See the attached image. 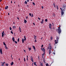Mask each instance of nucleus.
<instances>
[{
  "label": "nucleus",
  "instance_id": "37",
  "mask_svg": "<svg viewBox=\"0 0 66 66\" xmlns=\"http://www.w3.org/2000/svg\"><path fill=\"white\" fill-rule=\"evenodd\" d=\"M33 16V14H31V17H32Z\"/></svg>",
  "mask_w": 66,
  "mask_h": 66
},
{
  "label": "nucleus",
  "instance_id": "8",
  "mask_svg": "<svg viewBox=\"0 0 66 66\" xmlns=\"http://www.w3.org/2000/svg\"><path fill=\"white\" fill-rule=\"evenodd\" d=\"M32 47L33 48L35 51H36V49H35V46H34L33 45H32Z\"/></svg>",
  "mask_w": 66,
  "mask_h": 66
},
{
  "label": "nucleus",
  "instance_id": "53",
  "mask_svg": "<svg viewBox=\"0 0 66 66\" xmlns=\"http://www.w3.org/2000/svg\"><path fill=\"white\" fill-rule=\"evenodd\" d=\"M5 48H6V47H7V46H6V45H5Z\"/></svg>",
  "mask_w": 66,
  "mask_h": 66
},
{
  "label": "nucleus",
  "instance_id": "21",
  "mask_svg": "<svg viewBox=\"0 0 66 66\" xmlns=\"http://www.w3.org/2000/svg\"><path fill=\"white\" fill-rule=\"evenodd\" d=\"M49 27H52V25H51V24L50 23H49Z\"/></svg>",
  "mask_w": 66,
  "mask_h": 66
},
{
  "label": "nucleus",
  "instance_id": "17",
  "mask_svg": "<svg viewBox=\"0 0 66 66\" xmlns=\"http://www.w3.org/2000/svg\"><path fill=\"white\" fill-rule=\"evenodd\" d=\"M10 64L11 66H12V65H13L14 64V62H12Z\"/></svg>",
  "mask_w": 66,
  "mask_h": 66
},
{
  "label": "nucleus",
  "instance_id": "26",
  "mask_svg": "<svg viewBox=\"0 0 66 66\" xmlns=\"http://www.w3.org/2000/svg\"><path fill=\"white\" fill-rule=\"evenodd\" d=\"M53 39V37H51V40H52Z\"/></svg>",
  "mask_w": 66,
  "mask_h": 66
},
{
  "label": "nucleus",
  "instance_id": "63",
  "mask_svg": "<svg viewBox=\"0 0 66 66\" xmlns=\"http://www.w3.org/2000/svg\"><path fill=\"white\" fill-rule=\"evenodd\" d=\"M11 3H12V1H11Z\"/></svg>",
  "mask_w": 66,
  "mask_h": 66
},
{
  "label": "nucleus",
  "instance_id": "33",
  "mask_svg": "<svg viewBox=\"0 0 66 66\" xmlns=\"http://www.w3.org/2000/svg\"><path fill=\"white\" fill-rule=\"evenodd\" d=\"M25 2L26 4H27V1H25Z\"/></svg>",
  "mask_w": 66,
  "mask_h": 66
},
{
  "label": "nucleus",
  "instance_id": "62",
  "mask_svg": "<svg viewBox=\"0 0 66 66\" xmlns=\"http://www.w3.org/2000/svg\"><path fill=\"white\" fill-rule=\"evenodd\" d=\"M2 0H0V2H1Z\"/></svg>",
  "mask_w": 66,
  "mask_h": 66
},
{
  "label": "nucleus",
  "instance_id": "43",
  "mask_svg": "<svg viewBox=\"0 0 66 66\" xmlns=\"http://www.w3.org/2000/svg\"><path fill=\"white\" fill-rule=\"evenodd\" d=\"M29 15L30 16H31V13H30L29 14Z\"/></svg>",
  "mask_w": 66,
  "mask_h": 66
},
{
  "label": "nucleus",
  "instance_id": "58",
  "mask_svg": "<svg viewBox=\"0 0 66 66\" xmlns=\"http://www.w3.org/2000/svg\"><path fill=\"white\" fill-rule=\"evenodd\" d=\"M8 15H10V13H8Z\"/></svg>",
  "mask_w": 66,
  "mask_h": 66
},
{
  "label": "nucleus",
  "instance_id": "3",
  "mask_svg": "<svg viewBox=\"0 0 66 66\" xmlns=\"http://www.w3.org/2000/svg\"><path fill=\"white\" fill-rule=\"evenodd\" d=\"M49 46L48 47V49H49V50H51V44L50 43L49 44Z\"/></svg>",
  "mask_w": 66,
  "mask_h": 66
},
{
  "label": "nucleus",
  "instance_id": "22",
  "mask_svg": "<svg viewBox=\"0 0 66 66\" xmlns=\"http://www.w3.org/2000/svg\"><path fill=\"white\" fill-rule=\"evenodd\" d=\"M36 62H34V65H35V66H37V65L36 64Z\"/></svg>",
  "mask_w": 66,
  "mask_h": 66
},
{
  "label": "nucleus",
  "instance_id": "20",
  "mask_svg": "<svg viewBox=\"0 0 66 66\" xmlns=\"http://www.w3.org/2000/svg\"><path fill=\"white\" fill-rule=\"evenodd\" d=\"M5 64V65L6 66H9V64L7 63H6Z\"/></svg>",
  "mask_w": 66,
  "mask_h": 66
},
{
  "label": "nucleus",
  "instance_id": "2",
  "mask_svg": "<svg viewBox=\"0 0 66 66\" xmlns=\"http://www.w3.org/2000/svg\"><path fill=\"white\" fill-rule=\"evenodd\" d=\"M65 11V9L64 8L63 9H62L61 11V15L62 16V15H63L64 14V12Z\"/></svg>",
  "mask_w": 66,
  "mask_h": 66
},
{
  "label": "nucleus",
  "instance_id": "16",
  "mask_svg": "<svg viewBox=\"0 0 66 66\" xmlns=\"http://www.w3.org/2000/svg\"><path fill=\"white\" fill-rule=\"evenodd\" d=\"M24 39L23 38H22V43H24Z\"/></svg>",
  "mask_w": 66,
  "mask_h": 66
},
{
  "label": "nucleus",
  "instance_id": "52",
  "mask_svg": "<svg viewBox=\"0 0 66 66\" xmlns=\"http://www.w3.org/2000/svg\"><path fill=\"white\" fill-rule=\"evenodd\" d=\"M3 63H4V64H5V62L4 61V62H3Z\"/></svg>",
  "mask_w": 66,
  "mask_h": 66
},
{
  "label": "nucleus",
  "instance_id": "42",
  "mask_svg": "<svg viewBox=\"0 0 66 66\" xmlns=\"http://www.w3.org/2000/svg\"><path fill=\"white\" fill-rule=\"evenodd\" d=\"M26 19H28V16H27L26 17Z\"/></svg>",
  "mask_w": 66,
  "mask_h": 66
},
{
  "label": "nucleus",
  "instance_id": "24",
  "mask_svg": "<svg viewBox=\"0 0 66 66\" xmlns=\"http://www.w3.org/2000/svg\"><path fill=\"white\" fill-rule=\"evenodd\" d=\"M34 38H35V39H36V36H35V35H34Z\"/></svg>",
  "mask_w": 66,
  "mask_h": 66
},
{
  "label": "nucleus",
  "instance_id": "40",
  "mask_svg": "<svg viewBox=\"0 0 66 66\" xmlns=\"http://www.w3.org/2000/svg\"><path fill=\"white\" fill-rule=\"evenodd\" d=\"M65 5H63V8H65Z\"/></svg>",
  "mask_w": 66,
  "mask_h": 66
},
{
  "label": "nucleus",
  "instance_id": "7",
  "mask_svg": "<svg viewBox=\"0 0 66 66\" xmlns=\"http://www.w3.org/2000/svg\"><path fill=\"white\" fill-rule=\"evenodd\" d=\"M0 53L2 54V53H2V49H1V48L0 50Z\"/></svg>",
  "mask_w": 66,
  "mask_h": 66
},
{
  "label": "nucleus",
  "instance_id": "5",
  "mask_svg": "<svg viewBox=\"0 0 66 66\" xmlns=\"http://www.w3.org/2000/svg\"><path fill=\"white\" fill-rule=\"evenodd\" d=\"M12 40L14 42H15V44H17V42L16 41L15 42V39H14V37H13V38H12Z\"/></svg>",
  "mask_w": 66,
  "mask_h": 66
},
{
  "label": "nucleus",
  "instance_id": "60",
  "mask_svg": "<svg viewBox=\"0 0 66 66\" xmlns=\"http://www.w3.org/2000/svg\"><path fill=\"white\" fill-rule=\"evenodd\" d=\"M27 61H28V58H27Z\"/></svg>",
  "mask_w": 66,
  "mask_h": 66
},
{
  "label": "nucleus",
  "instance_id": "13",
  "mask_svg": "<svg viewBox=\"0 0 66 66\" xmlns=\"http://www.w3.org/2000/svg\"><path fill=\"white\" fill-rule=\"evenodd\" d=\"M41 23L43 24L44 23V19L42 20V21L41 22Z\"/></svg>",
  "mask_w": 66,
  "mask_h": 66
},
{
  "label": "nucleus",
  "instance_id": "11",
  "mask_svg": "<svg viewBox=\"0 0 66 66\" xmlns=\"http://www.w3.org/2000/svg\"><path fill=\"white\" fill-rule=\"evenodd\" d=\"M48 52H49V54L50 55V54L51 53V50H49L48 51Z\"/></svg>",
  "mask_w": 66,
  "mask_h": 66
},
{
  "label": "nucleus",
  "instance_id": "1",
  "mask_svg": "<svg viewBox=\"0 0 66 66\" xmlns=\"http://www.w3.org/2000/svg\"><path fill=\"white\" fill-rule=\"evenodd\" d=\"M61 27V26H60H60L59 27H58V29H57L56 30V31H57V32L59 33V34H60L62 32V30L61 29V28H60Z\"/></svg>",
  "mask_w": 66,
  "mask_h": 66
},
{
  "label": "nucleus",
  "instance_id": "10",
  "mask_svg": "<svg viewBox=\"0 0 66 66\" xmlns=\"http://www.w3.org/2000/svg\"><path fill=\"white\" fill-rule=\"evenodd\" d=\"M41 50H42V51H45V49H44V48H41Z\"/></svg>",
  "mask_w": 66,
  "mask_h": 66
},
{
  "label": "nucleus",
  "instance_id": "15",
  "mask_svg": "<svg viewBox=\"0 0 66 66\" xmlns=\"http://www.w3.org/2000/svg\"><path fill=\"white\" fill-rule=\"evenodd\" d=\"M53 5L54 6V7H55V3H53Z\"/></svg>",
  "mask_w": 66,
  "mask_h": 66
},
{
  "label": "nucleus",
  "instance_id": "49",
  "mask_svg": "<svg viewBox=\"0 0 66 66\" xmlns=\"http://www.w3.org/2000/svg\"><path fill=\"white\" fill-rule=\"evenodd\" d=\"M33 24H34V26H35V23H33Z\"/></svg>",
  "mask_w": 66,
  "mask_h": 66
},
{
  "label": "nucleus",
  "instance_id": "12",
  "mask_svg": "<svg viewBox=\"0 0 66 66\" xmlns=\"http://www.w3.org/2000/svg\"><path fill=\"white\" fill-rule=\"evenodd\" d=\"M8 7H9V6H6L5 8V9L6 10H7V9H8Z\"/></svg>",
  "mask_w": 66,
  "mask_h": 66
},
{
  "label": "nucleus",
  "instance_id": "55",
  "mask_svg": "<svg viewBox=\"0 0 66 66\" xmlns=\"http://www.w3.org/2000/svg\"><path fill=\"white\" fill-rule=\"evenodd\" d=\"M60 9H61V11L62 10V8L61 7L60 8Z\"/></svg>",
  "mask_w": 66,
  "mask_h": 66
},
{
  "label": "nucleus",
  "instance_id": "18",
  "mask_svg": "<svg viewBox=\"0 0 66 66\" xmlns=\"http://www.w3.org/2000/svg\"><path fill=\"white\" fill-rule=\"evenodd\" d=\"M13 29H16V26H13Z\"/></svg>",
  "mask_w": 66,
  "mask_h": 66
},
{
  "label": "nucleus",
  "instance_id": "29",
  "mask_svg": "<svg viewBox=\"0 0 66 66\" xmlns=\"http://www.w3.org/2000/svg\"><path fill=\"white\" fill-rule=\"evenodd\" d=\"M11 33H12V34H13V30H12L11 31Z\"/></svg>",
  "mask_w": 66,
  "mask_h": 66
},
{
  "label": "nucleus",
  "instance_id": "19",
  "mask_svg": "<svg viewBox=\"0 0 66 66\" xmlns=\"http://www.w3.org/2000/svg\"><path fill=\"white\" fill-rule=\"evenodd\" d=\"M27 22V20H26L25 19H24V22L25 23H26Z\"/></svg>",
  "mask_w": 66,
  "mask_h": 66
},
{
  "label": "nucleus",
  "instance_id": "45",
  "mask_svg": "<svg viewBox=\"0 0 66 66\" xmlns=\"http://www.w3.org/2000/svg\"><path fill=\"white\" fill-rule=\"evenodd\" d=\"M52 24H53V26H54V23H52Z\"/></svg>",
  "mask_w": 66,
  "mask_h": 66
},
{
  "label": "nucleus",
  "instance_id": "46",
  "mask_svg": "<svg viewBox=\"0 0 66 66\" xmlns=\"http://www.w3.org/2000/svg\"><path fill=\"white\" fill-rule=\"evenodd\" d=\"M43 46H44V45H42L41 46L42 48H43Z\"/></svg>",
  "mask_w": 66,
  "mask_h": 66
},
{
  "label": "nucleus",
  "instance_id": "25",
  "mask_svg": "<svg viewBox=\"0 0 66 66\" xmlns=\"http://www.w3.org/2000/svg\"><path fill=\"white\" fill-rule=\"evenodd\" d=\"M3 45H4V46H6V44H5V42H3Z\"/></svg>",
  "mask_w": 66,
  "mask_h": 66
},
{
  "label": "nucleus",
  "instance_id": "4",
  "mask_svg": "<svg viewBox=\"0 0 66 66\" xmlns=\"http://www.w3.org/2000/svg\"><path fill=\"white\" fill-rule=\"evenodd\" d=\"M57 38H56V42H55V44H57V42H58V40H59V37H57Z\"/></svg>",
  "mask_w": 66,
  "mask_h": 66
},
{
  "label": "nucleus",
  "instance_id": "39",
  "mask_svg": "<svg viewBox=\"0 0 66 66\" xmlns=\"http://www.w3.org/2000/svg\"><path fill=\"white\" fill-rule=\"evenodd\" d=\"M52 53L54 55H55V52H54L53 53Z\"/></svg>",
  "mask_w": 66,
  "mask_h": 66
},
{
  "label": "nucleus",
  "instance_id": "47",
  "mask_svg": "<svg viewBox=\"0 0 66 66\" xmlns=\"http://www.w3.org/2000/svg\"><path fill=\"white\" fill-rule=\"evenodd\" d=\"M27 1L28 2H29V0H27Z\"/></svg>",
  "mask_w": 66,
  "mask_h": 66
},
{
  "label": "nucleus",
  "instance_id": "51",
  "mask_svg": "<svg viewBox=\"0 0 66 66\" xmlns=\"http://www.w3.org/2000/svg\"><path fill=\"white\" fill-rule=\"evenodd\" d=\"M18 20H19V18H18V17L17 18Z\"/></svg>",
  "mask_w": 66,
  "mask_h": 66
},
{
  "label": "nucleus",
  "instance_id": "48",
  "mask_svg": "<svg viewBox=\"0 0 66 66\" xmlns=\"http://www.w3.org/2000/svg\"><path fill=\"white\" fill-rule=\"evenodd\" d=\"M2 33H4V31H3V32H2Z\"/></svg>",
  "mask_w": 66,
  "mask_h": 66
},
{
  "label": "nucleus",
  "instance_id": "6",
  "mask_svg": "<svg viewBox=\"0 0 66 66\" xmlns=\"http://www.w3.org/2000/svg\"><path fill=\"white\" fill-rule=\"evenodd\" d=\"M30 57L31 58L30 59L31 60L32 62H33V57L31 56Z\"/></svg>",
  "mask_w": 66,
  "mask_h": 66
},
{
  "label": "nucleus",
  "instance_id": "64",
  "mask_svg": "<svg viewBox=\"0 0 66 66\" xmlns=\"http://www.w3.org/2000/svg\"><path fill=\"white\" fill-rule=\"evenodd\" d=\"M44 56V55H42V58H43V56Z\"/></svg>",
  "mask_w": 66,
  "mask_h": 66
},
{
  "label": "nucleus",
  "instance_id": "57",
  "mask_svg": "<svg viewBox=\"0 0 66 66\" xmlns=\"http://www.w3.org/2000/svg\"><path fill=\"white\" fill-rule=\"evenodd\" d=\"M44 54H45V53H44V54H42V55H44Z\"/></svg>",
  "mask_w": 66,
  "mask_h": 66
},
{
  "label": "nucleus",
  "instance_id": "14",
  "mask_svg": "<svg viewBox=\"0 0 66 66\" xmlns=\"http://www.w3.org/2000/svg\"><path fill=\"white\" fill-rule=\"evenodd\" d=\"M2 37H4V35H5L4 34L2 33Z\"/></svg>",
  "mask_w": 66,
  "mask_h": 66
},
{
  "label": "nucleus",
  "instance_id": "44",
  "mask_svg": "<svg viewBox=\"0 0 66 66\" xmlns=\"http://www.w3.org/2000/svg\"><path fill=\"white\" fill-rule=\"evenodd\" d=\"M42 9H44V6H42Z\"/></svg>",
  "mask_w": 66,
  "mask_h": 66
},
{
  "label": "nucleus",
  "instance_id": "50",
  "mask_svg": "<svg viewBox=\"0 0 66 66\" xmlns=\"http://www.w3.org/2000/svg\"><path fill=\"white\" fill-rule=\"evenodd\" d=\"M8 49V48L7 47H6V49Z\"/></svg>",
  "mask_w": 66,
  "mask_h": 66
},
{
  "label": "nucleus",
  "instance_id": "36",
  "mask_svg": "<svg viewBox=\"0 0 66 66\" xmlns=\"http://www.w3.org/2000/svg\"><path fill=\"white\" fill-rule=\"evenodd\" d=\"M32 4L33 5H35V3H32Z\"/></svg>",
  "mask_w": 66,
  "mask_h": 66
},
{
  "label": "nucleus",
  "instance_id": "27",
  "mask_svg": "<svg viewBox=\"0 0 66 66\" xmlns=\"http://www.w3.org/2000/svg\"><path fill=\"white\" fill-rule=\"evenodd\" d=\"M52 26H49V28H50V30H51L52 29H51V27Z\"/></svg>",
  "mask_w": 66,
  "mask_h": 66
},
{
  "label": "nucleus",
  "instance_id": "35",
  "mask_svg": "<svg viewBox=\"0 0 66 66\" xmlns=\"http://www.w3.org/2000/svg\"><path fill=\"white\" fill-rule=\"evenodd\" d=\"M19 42V38H18V42Z\"/></svg>",
  "mask_w": 66,
  "mask_h": 66
},
{
  "label": "nucleus",
  "instance_id": "59",
  "mask_svg": "<svg viewBox=\"0 0 66 66\" xmlns=\"http://www.w3.org/2000/svg\"><path fill=\"white\" fill-rule=\"evenodd\" d=\"M54 17H55V14H54Z\"/></svg>",
  "mask_w": 66,
  "mask_h": 66
},
{
  "label": "nucleus",
  "instance_id": "23",
  "mask_svg": "<svg viewBox=\"0 0 66 66\" xmlns=\"http://www.w3.org/2000/svg\"><path fill=\"white\" fill-rule=\"evenodd\" d=\"M24 40L25 41V40H26V36H24Z\"/></svg>",
  "mask_w": 66,
  "mask_h": 66
},
{
  "label": "nucleus",
  "instance_id": "61",
  "mask_svg": "<svg viewBox=\"0 0 66 66\" xmlns=\"http://www.w3.org/2000/svg\"><path fill=\"white\" fill-rule=\"evenodd\" d=\"M13 23L14 24H15V22H13Z\"/></svg>",
  "mask_w": 66,
  "mask_h": 66
},
{
  "label": "nucleus",
  "instance_id": "31",
  "mask_svg": "<svg viewBox=\"0 0 66 66\" xmlns=\"http://www.w3.org/2000/svg\"><path fill=\"white\" fill-rule=\"evenodd\" d=\"M45 21H46V22H47L48 21V20H47V19H45Z\"/></svg>",
  "mask_w": 66,
  "mask_h": 66
},
{
  "label": "nucleus",
  "instance_id": "41",
  "mask_svg": "<svg viewBox=\"0 0 66 66\" xmlns=\"http://www.w3.org/2000/svg\"><path fill=\"white\" fill-rule=\"evenodd\" d=\"M24 61L25 62H26V59H25V58H24Z\"/></svg>",
  "mask_w": 66,
  "mask_h": 66
},
{
  "label": "nucleus",
  "instance_id": "32",
  "mask_svg": "<svg viewBox=\"0 0 66 66\" xmlns=\"http://www.w3.org/2000/svg\"><path fill=\"white\" fill-rule=\"evenodd\" d=\"M49 64L48 63L46 64V66H48Z\"/></svg>",
  "mask_w": 66,
  "mask_h": 66
},
{
  "label": "nucleus",
  "instance_id": "34",
  "mask_svg": "<svg viewBox=\"0 0 66 66\" xmlns=\"http://www.w3.org/2000/svg\"><path fill=\"white\" fill-rule=\"evenodd\" d=\"M37 42V40H36V39H35V43H36Z\"/></svg>",
  "mask_w": 66,
  "mask_h": 66
},
{
  "label": "nucleus",
  "instance_id": "56",
  "mask_svg": "<svg viewBox=\"0 0 66 66\" xmlns=\"http://www.w3.org/2000/svg\"><path fill=\"white\" fill-rule=\"evenodd\" d=\"M41 65H42V66H43V64L42 63H41Z\"/></svg>",
  "mask_w": 66,
  "mask_h": 66
},
{
  "label": "nucleus",
  "instance_id": "54",
  "mask_svg": "<svg viewBox=\"0 0 66 66\" xmlns=\"http://www.w3.org/2000/svg\"><path fill=\"white\" fill-rule=\"evenodd\" d=\"M38 19H39V20H40V18H38Z\"/></svg>",
  "mask_w": 66,
  "mask_h": 66
},
{
  "label": "nucleus",
  "instance_id": "9",
  "mask_svg": "<svg viewBox=\"0 0 66 66\" xmlns=\"http://www.w3.org/2000/svg\"><path fill=\"white\" fill-rule=\"evenodd\" d=\"M19 31H20V32H21V28H20V27L19 28Z\"/></svg>",
  "mask_w": 66,
  "mask_h": 66
},
{
  "label": "nucleus",
  "instance_id": "38",
  "mask_svg": "<svg viewBox=\"0 0 66 66\" xmlns=\"http://www.w3.org/2000/svg\"><path fill=\"white\" fill-rule=\"evenodd\" d=\"M12 28H11V27H10V30H12Z\"/></svg>",
  "mask_w": 66,
  "mask_h": 66
},
{
  "label": "nucleus",
  "instance_id": "30",
  "mask_svg": "<svg viewBox=\"0 0 66 66\" xmlns=\"http://www.w3.org/2000/svg\"><path fill=\"white\" fill-rule=\"evenodd\" d=\"M29 51H30L31 50V47L29 48Z\"/></svg>",
  "mask_w": 66,
  "mask_h": 66
},
{
  "label": "nucleus",
  "instance_id": "28",
  "mask_svg": "<svg viewBox=\"0 0 66 66\" xmlns=\"http://www.w3.org/2000/svg\"><path fill=\"white\" fill-rule=\"evenodd\" d=\"M4 65V64L3 63L2 64H1V66H3Z\"/></svg>",
  "mask_w": 66,
  "mask_h": 66
}]
</instances>
